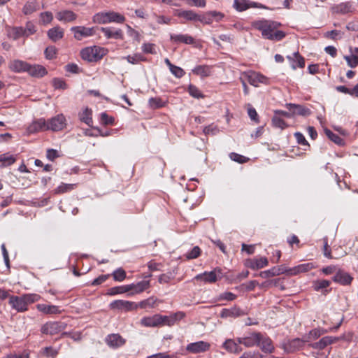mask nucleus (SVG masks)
I'll return each instance as SVG.
<instances>
[{
  "instance_id": "nucleus-40",
  "label": "nucleus",
  "mask_w": 358,
  "mask_h": 358,
  "mask_svg": "<svg viewBox=\"0 0 358 358\" xmlns=\"http://www.w3.org/2000/svg\"><path fill=\"white\" fill-rule=\"evenodd\" d=\"M287 59L293 61L292 66L294 69H296L297 67L303 68L305 66L304 58L299 55V52H294L293 57L287 56Z\"/></svg>"
},
{
  "instance_id": "nucleus-22",
  "label": "nucleus",
  "mask_w": 358,
  "mask_h": 358,
  "mask_svg": "<svg viewBox=\"0 0 358 358\" xmlns=\"http://www.w3.org/2000/svg\"><path fill=\"white\" fill-rule=\"evenodd\" d=\"M338 338L334 336H324L319 341L310 343L309 344V346L312 348L317 349V350H323L327 346L334 343L336 341H338Z\"/></svg>"
},
{
  "instance_id": "nucleus-10",
  "label": "nucleus",
  "mask_w": 358,
  "mask_h": 358,
  "mask_svg": "<svg viewBox=\"0 0 358 358\" xmlns=\"http://www.w3.org/2000/svg\"><path fill=\"white\" fill-rule=\"evenodd\" d=\"M110 308L122 311H130L138 308V305L134 302L124 300H115L110 305Z\"/></svg>"
},
{
  "instance_id": "nucleus-63",
  "label": "nucleus",
  "mask_w": 358,
  "mask_h": 358,
  "mask_svg": "<svg viewBox=\"0 0 358 358\" xmlns=\"http://www.w3.org/2000/svg\"><path fill=\"white\" fill-rule=\"evenodd\" d=\"M44 54L48 59H52L56 56L57 49L55 46H48L45 50Z\"/></svg>"
},
{
  "instance_id": "nucleus-20",
  "label": "nucleus",
  "mask_w": 358,
  "mask_h": 358,
  "mask_svg": "<svg viewBox=\"0 0 358 358\" xmlns=\"http://www.w3.org/2000/svg\"><path fill=\"white\" fill-rule=\"evenodd\" d=\"M261 350L264 353L271 354L274 352L275 348L273 345L271 339L265 334L261 333V338L259 339V345Z\"/></svg>"
},
{
  "instance_id": "nucleus-38",
  "label": "nucleus",
  "mask_w": 358,
  "mask_h": 358,
  "mask_svg": "<svg viewBox=\"0 0 358 358\" xmlns=\"http://www.w3.org/2000/svg\"><path fill=\"white\" fill-rule=\"evenodd\" d=\"M39 10V4L36 0L28 1L25 3L22 8V13L24 15H31Z\"/></svg>"
},
{
  "instance_id": "nucleus-15",
  "label": "nucleus",
  "mask_w": 358,
  "mask_h": 358,
  "mask_svg": "<svg viewBox=\"0 0 358 358\" xmlns=\"http://www.w3.org/2000/svg\"><path fill=\"white\" fill-rule=\"evenodd\" d=\"M306 342H308V340L306 339V337H303L302 339L298 338H294L289 341L287 343H285L283 348L285 351L288 353L293 352L301 349Z\"/></svg>"
},
{
  "instance_id": "nucleus-23",
  "label": "nucleus",
  "mask_w": 358,
  "mask_h": 358,
  "mask_svg": "<svg viewBox=\"0 0 358 358\" xmlns=\"http://www.w3.org/2000/svg\"><path fill=\"white\" fill-rule=\"evenodd\" d=\"M175 15L187 21L197 22L199 19V15L192 10H176Z\"/></svg>"
},
{
  "instance_id": "nucleus-49",
  "label": "nucleus",
  "mask_w": 358,
  "mask_h": 358,
  "mask_svg": "<svg viewBox=\"0 0 358 358\" xmlns=\"http://www.w3.org/2000/svg\"><path fill=\"white\" fill-rule=\"evenodd\" d=\"M272 124L273 127L276 128H280L281 129H284L287 127V124L286 122L279 116L277 115H274V116L272 118Z\"/></svg>"
},
{
  "instance_id": "nucleus-31",
  "label": "nucleus",
  "mask_w": 358,
  "mask_h": 358,
  "mask_svg": "<svg viewBox=\"0 0 358 358\" xmlns=\"http://www.w3.org/2000/svg\"><path fill=\"white\" fill-rule=\"evenodd\" d=\"M28 67V63L20 59L13 60L9 64L10 69L15 73L27 72Z\"/></svg>"
},
{
  "instance_id": "nucleus-62",
  "label": "nucleus",
  "mask_w": 358,
  "mask_h": 358,
  "mask_svg": "<svg viewBox=\"0 0 358 358\" xmlns=\"http://www.w3.org/2000/svg\"><path fill=\"white\" fill-rule=\"evenodd\" d=\"M173 75H174L177 78H180L185 75V71L176 65L171 66V68L169 69Z\"/></svg>"
},
{
  "instance_id": "nucleus-56",
  "label": "nucleus",
  "mask_w": 358,
  "mask_h": 358,
  "mask_svg": "<svg viewBox=\"0 0 358 358\" xmlns=\"http://www.w3.org/2000/svg\"><path fill=\"white\" fill-rule=\"evenodd\" d=\"M127 62L132 64H136L141 61H144L145 59L143 56L141 54H135L134 55H128L125 57Z\"/></svg>"
},
{
  "instance_id": "nucleus-28",
  "label": "nucleus",
  "mask_w": 358,
  "mask_h": 358,
  "mask_svg": "<svg viewBox=\"0 0 358 358\" xmlns=\"http://www.w3.org/2000/svg\"><path fill=\"white\" fill-rule=\"evenodd\" d=\"M217 273H221L220 270H213L210 272H204L203 273L198 274L196 275L195 279L203 280L205 282H215L217 280Z\"/></svg>"
},
{
  "instance_id": "nucleus-54",
  "label": "nucleus",
  "mask_w": 358,
  "mask_h": 358,
  "mask_svg": "<svg viewBox=\"0 0 358 358\" xmlns=\"http://www.w3.org/2000/svg\"><path fill=\"white\" fill-rule=\"evenodd\" d=\"M41 21L43 24H50L53 20V15L51 12L46 11L40 14Z\"/></svg>"
},
{
  "instance_id": "nucleus-24",
  "label": "nucleus",
  "mask_w": 358,
  "mask_h": 358,
  "mask_svg": "<svg viewBox=\"0 0 358 358\" xmlns=\"http://www.w3.org/2000/svg\"><path fill=\"white\" fill-rule=\"evenodd\" d=\"M353 278L347 272L338 271L333 278L335 282L342 285H349L352 283Z\"/></svg>"
},
{
  "instance_id": "nucleus-43",
  "label": "nucleus",
  "mask_w": 358,
  "mask_h": 358,
  "mask_svg": "<svg viewBox=\"0 0 358 358\" xmlns=\"http://www.w3.org/2000/svg\"><path fill=\"white\" fill-rule=\"evenodd\" d=\"M324 133L334 143L338 145H344V141L342 138H341L338 134L334 133L329 129H324Z\"/></svg>"
},
{
  "instance_id": "nucleus-42",
  "label": "nucleus",
  "mask_w": 358,
  "mask_h": 358,
  "mask_svg": "<svg viewBox=\"0 0 358 358\" xmlns=\"http://www.w3.org/2000/svg\"><path fill=\"white\" fill-rule=\"evenodd\" d=\"M192 72L196 75H199V76L204 78V77H207V76H210V68L208 66L199 65V66H196L192 70Z\"/></svg>"
},
{
  "instance_id": "nucleus-14",
  "label": "nucleus",
  "mask_w": 358,
  "mask_h": 358,
  "mask_svg": "<svg viewBox=\"0 0 358 358\" xmlns=\"http://www.w3.org/2000/svg\"><path fill=\"white\" fill-rule=\"evenodd\" d=\"M105 342L110 348L117 349L123 346L126 340L119 334H111L106 337Z\"/></svg>"
},
{
  "instance_id": "nucleus-39",
  "label": "nucleus",
  "mask_w": 358,
  "mask_h": 358,
  "mask_svg": "<svg viewBox=\"0 0 358 358\" xmlns=\"http://www.w3.org/2000/svg\"><path fill=\"white\" fill-rule=\"evenodd\" d=\"M16 156L8 152L0 155L1 167H6L12 165L16 162Z\"/></svg>"
},
{
  "instance_id": "nucleus-61",
  "label": "nucleus",
  "mask_w": 358,
  "mask_h": 358,
  "mask_svg": "<svg viewBox=\"0 0 358 358\" xmlns=\"http://www.w3.org/2000/svg\"><path fill=\"white\" fill-rule=\"evenodd\" d=\"M237 343L232 340V339H227L225 341V342L223 343V347L229 352H231L233 351L236 350V345Z\"/></svg>"
},
{
  "instance_id": "nucleus-50",
  "label": "nucleus",
  "mask_w": 358,
  "mask_h": 358,
  "mask_svg": "<svg viewBox=\"0 0 358 358\" xmlns=\"http://www.w3.org/2000/svg\"><path fill=\"white\" fill-rule=\"evenodd\" d=\"M188 92L189 94L194 98L200 99L203 98L204 95L202 92L199 90L198 87L193 85H189L188 87Z\"/></svg>"
},
{
  "instance_id": "nucleus-19",
  "label": "nucleus",
  "mask_w": 358,
  "mask_h": 358,
  "mask_svg": "<svg viewBox=\"0 0 358 358\" xmlns=\"http://www.w3.org/2000/svg\"><path fill=\"white\" fill-rule=\"evenodd\" d=\"M46 121L43 118L36 120L30 124L27 128V133L28 134L37 133L40 131L46 129Z\"/></svg>"
},
{
  "instance_id": "nucleus-17",
  "label": "nucleus",
  "mask_w": 358,
  "mask_h": 358,
  "mask_svg": "<svg viewBox=\"0 0 358 358\" xmlns=\"http://www.w3.org/2000/svg\"><path fill=\"white\" fill-rule=\"evenodd\" d=\"M268 264V261L266 257H259L254 259H248L245 261V266L252 269L258 270L266 266Z\"/></svg>"
},
{
  "instance_id": "nucleus-5",
  "label": "nucleus",
  "mask_w": 358,
  "mask_h": 358,
  "mask_svg": "<svg viewBox=\"0 0 358 358\" xmlns=\"http://www.w3.org/2000/svg\"><path fill=\"white\" fill-rule=\"evenodd\" d=\"M355 8L351 1L341 2L330 7V11L334 15H348L354 13Z\"/></svg>"
},
{
  "instance_id": "nucleus-41",
  "label": "nucleus",
  "mask_w": 358,
  "mask_h": 358,
  "mask_svg": "<svg viewBox=\"0 0 358 358\" xmlns=\"http://www.w3.org/2000/svg\"><path fill=\"white\" fill-rule=\"evenodd\" d=\"M80 120L88 126H92L93 122L92 117V110L88 108H85L79 115Z\"/></svg>"
},
{
  "instance_id": "nucleus-8",
  "label": "nucleus",
  "mask_w": 358,
  "mask_h": 358,
  "mask_svg": "<svg viewBox=\"0 0 358 358\" xmlns=\"http://www.w3.org/2000/svg\"><path fill=\"white\" fill-rule=\"evenodd\" d=\"M233 8L238 12L245 11L250 8H267L265 6L261 3L251 1L250 0H234Z\"/></svg>"
},
{
  "instance_id": "nucleus-60",
  "label": "nucleus",
  "mask_w": 358,
  "mask_h": 358,
  "mask_svg": "<svg viewBox=\"0 0 358 358\" xmlns=\"http://www.w3.org/2000/svg\"><path fill=\"white\" fill-rule=\"evenodd\" d=\"M142 50L145 53H150L155 55L157 53L155 50V45L150 43H145L142 45Z\"/></svg>"
},
{
  "instance_id": "nucleus-25",
  "label": "nucleus",
  "mask_w": 358,
  "mask_h": 358,
  "mask_svg": "<svg viewBox=\"0 0 358 358\" xmlns=\"http://www.w3.org/2000/svg\"><path fill=\"white\" fill-rule=\"evenodd\" d=\"M170 39L174 43L193 44L194 38L188 34H170Z\"/></svg>"
},
{
  "instance_id": "nucleus-57",
  "label": "nucleus",
  "mask_w": 358,
  "mask_h": 358,
  "mask_svg": "<svg viewBox=\"0 0 358 358\" xmlns=\"http://www.w3.org/2000/svg\"><path fill=\"white\" fill-rule=\"evenodd\" d=\"M229 157L231 160L240 164L245 163L249 160L248 157L236 152H231Z\"/></svg>"
},
{
  "instance_id": "nucleus-11",
  "label": "nucleus",
  "mask_w": 358,
  "mask_h": 358,
  "mask_svg": "<svg viewBox=\"0 0 358 358\" xmlns=\"http://www.w3.org/2000/svg\"><path fill=\"white\" fill-rule=\"evenodd\" d=\"M281 274H287L289 275V268L285 265L273 266L271 268L259 273V275L262 278H268L270 277L277 276Z\"/></svg>"
},
{
  "instance_id": "nucleus-37",
  "label": "nucleus",
  "mask_w": 358,
  "mask_h": 358,
  "mask_svg": "<svg viewBox=\"0 0 358 358\" xmlns=\"http://www.w3.org/2000/svg\"><path fill=\"white\" fill-rule=\"evenodd\" d=\"M30 76L34 77H43L47 73L46 69L41 65H30L27 71Z\"/></svg>"
},
{
  "instance_id": "nucleus-44",
  "label": "nucleus",
  "mask_w": 358,
  "mask_h": 358,
  "mask_svg": "<svg viewBox=\"0 0 358 358\" xmlns=\"http://www.w3.org/2000/svg\"><path fill=\"white\" fill-rule=\"evenodd\" d=\"M24 28L22 27H15L10 29L8 33V35L10 38H13L14 40H17L21 37H25Z\"/></svg>"
},
{
  "instance_id": "nucleus-45",
  "label": "nucleus",
  "mask_w": 358,
  "mask_h": 358,
  "mask_svg": "<svg viewBox=\"0 0 358 358\" xmlns=\"http://www.w3.org/2000/svg\"><path fill=\"white\" fill-rule=\"evenodd\" d=\"M58 354V351L54 349L52 347H45L41 349L39 351V355L45 357H55Z\"/></svg>"
},
{
  "instance_id": "nucleus-1",
  "label": "nucleus",
  "mask_w": 358,
  "mask_h": 358,
  "mask_svg": "<svg viewBox=\"0 0 358 358\" xmlns=\"http://www.w3.org/2000/svg\"><path fill=\"white\" fill-rule=\"evenodd\" d=\"M281 25V23L277 21L265 19L252 23V27L261 32L264 38L273 41H280L286 36L284 31L278 30Z\"/></svg>"
},
{
  "instance_id": "nucleus-29",
  "label": "nucleus",
  "mask_w": 358,
  "mask_h": 358,
  "mask_svg": "<svg viewBox=\"0 0 358 358\" xmlns=\"http://www.w3.org/2000/svg\"><path fill=\"white\" fill-rule=\"evenodd\" d=\"M330 285L331 282L328 280H316L313 282L312 287L315 291L326 294L330 292L327 289Z\"/></svg>"
},
{
  "instance_id": "nucleus-3",
  "label": "nucleus",
  "mask_w": 358,
  "mask_h": 358,
  "mask_svg": "<svg viewBox=\"0 0 358 358\" xmlns=\"http://www.w3.org/2000/svg\"><path fill=\"white\" fill-rule=\"evenodd\" d=\"M242 75L251 85L255 87H258L260 83L265 85L269 84V79L260 73L248 71L242 72Z\"/></svg>"
},
{
  "instance_id": "nucleus-16",
  "label": "nucleus",
  "mask_w": 358,
  "mask_h": 358,
  "mask_svg": "<svg viewBox=\"0 0 358 358\" xmlns=\"http://www.w3.org/2000/svg\"><path fill=\"white\" fill-rule=\"evenodd\" d=\"M150 286V280H144L137 283H131L127 285L128 289L129 288V295H134L139 294L148 289Z\"/></svg>"
},
{
  "instance_id": "nucleus-35",
  "label": "nucleus",
  "mask_w": 358,
  "mask_h": 358,
  "mask_svg": "<svg viewBox=\"0 0 358 358\" xmlns=\"http://www.w3.org/2000/svg\"><path fill=\"white\" fill-rule=\"evenodd\" d=\"M36 308L38 311L47 315L61 313L59 308L55 305L37 304Z\"/></svg>"
},
{
  "instance_id": "nucleus-12",
  "label": "nucleus",
  "mask_w": 358,
  "mask_h": 358,
  "mask_svg": "<svg viewBox=\"0 0 358 358\" xmlns=\"http://www.w3.org/2000/svg\"><path fill=\"white\" fill-rule=\"evenodd\" d=\"M210 344L208 342L200 341L191 343L186 346V350L192 354H198L205 352L209 350Z\"/></svg>"
},
{
  "instance_id": "nucleus-32",
  "label": "nucleus",
  "mask_w": 358,
  "mask_h": 358,
  "mask_svg": "<svg viewBox=\"0 0 358 358\" xmlns=\"http://www.w3.org/2000/svg\"><path fill=\"white\" fill-rule=\"evenodd\" d=\"M244 314L243 311L241 310L237 306H234L230 308H223L220 313V317L222 318H227V317H238Z\"/></svg>"
},
{
  "instance_id": "nucleus-30",
  "label": "nucleus",
  "mask_w": 358,
  "mask_h": 358,
  "mask_svg": "<svg viewBox=\"0 0 358 358\" xmlns=\"http://www.w3.org/2000/svg\"><path fill=\"white\" fill-rule=\"evenodd\" d=\"M315 268L311 262L304 263L292 268H289V275H296L301 273H305Z\"/></svg>"
},
{
  "instance_id": "nucleus-52",
  "label": "nucleus",
  "mask_w": 358,
  "mask_h": 358,
  "mask_svg": "<svg viewBox=\"0 0 358 358\" xmlns=\"http://www.w3.org/2000/svg\"><path fill=\"white\" fill-rule=\"evenodd\" d=\"M113 277L115 281L122 282L126 278V273L122 268H119L113 271Z\"/></svg>"
},
{
  "instance_id": "nucleus-36",
  "label": "nucleus",
  "mask_w": 358,
  "mask_h": 358,
  "mask_svg": "<svg viewBox=\"0 0 358 358\" xmlns=\"http://www.w3.org/2000/svg\"><path fill=\"white\" fill-rule=\"evenodd\" d=\"M159 320H161L159 315H155L152 317H144L141 320V324L144 327H155L160 326Z\"/></svg>"
},
{
  "instance_id": "nucleus-27",
  "label": "nucleus",
  "mask_w": 358,
  "mask_h": 358,
  "mask_svg": "<svg viewBox=\"0 0 358 358\" xmlns=\"http://www.w3.org/2000/svg\"><path fill=\"white\" fill-rule=\"evenodd\" d=\"M245 342L244 345L246 348H251L253 346L259 345V339L261 338V333L253 331L249 333L248 336H244Z\"/></svg>"
},
{
  "instance_id": "nucleus-55",
  "label": "nucleus",
  "mask_w": 358,
  "mask_h": 358,
  "mask_svg": "<svg viewBox=\"0 0 358 358\" xmlns=\"http://www.w3.org/2000/svg\"><path fill=\"white\" fill-rule=\"evenodd\" d=\"M101 122L103 125H113L115 124V119L109 116L106 113H101Z\"/></svg>"
},
{
  "instance_id": "nucleus-53",
  "label": "nucleus",
  "mask_w": 358,
  "mask_h": 358,
  "mask_svg": "<svg viewBox=\"0 0 358 358\" xmlns=\"http://www.w3.org/2000/svg\"><path fill=\"white\" fill-rule=\"evenodd\" d=\"M27 306L39 300L40 296L36 294H25L22 295Z\"/></svg>"
},
{
  "instance_id": "nucleus-13",
  "label": "nucleus",
  "mask_w": 358,
  "mask_h": 358,
  "mask_svg": "<svg viewBox=\"0 0 358 358\" xmlns=\"http://www.w3.org/2000/svg\"><path fill=\"white\" fill-rule=\"evenodd\" d=\"M285 106L293 115L308 117L312 114L310 109L303 105L289 103Z\"/></svg>"
},
{
  "instance_id": "nucleus-58",
  "label": "nucleus",
  "mask_w": 358,
  "mask_h": 358,
  "mask_svg": "<svg viewBox=\"0 0 358 358\" xmlns=\"http://www.w3.org/2000/svg\"><path fill=\"white\" fill-rule=\"evenodd\" d=\"M343 36V34L338 30H331L329 31H327L325 34V36L327 38H330L332 40H338L342 38Z\"/></svg>"
},
{
  "instance_id": "nucleus-6",
  "label": "nucleus",
  "mask_w": 358,
  "mask_h": 358,
  "mask_svg": "<svg viewBox=\"0 0 358 358\" xmlns=\"http://www.w3.org/2000/svg\"><path fill=\"white\" fill-rule=\"evenodd\" d=\"M71 31L73 32L75 39L81 41L85 38L92 36L95 34L94 27H87L85 26H76L71 28Z\"/></svg>"
},
{
  "instance_id": "nucleus-9",
  "label": "nucleus",
  "mask_w": 358,
  "mask_h": 358,
  "mask_svg": "<svg viewBox=\"0 0 358 358\" xmlns=\"http://www.w3.org/2000/svg\"><path fill=\"white\" fill-rule=\"evenodd\" d=\"M66 324L62 322H49L41 327V332L45 334L54 335L64 330Z\"/></svg>"
},
{
  "instance_id": "nucleus-21",
  "label": "nucleus",
  "mask_w": 358,
  "mask_h": 358,
  "mask_svg": "<svg viewBox=\"0 0 358 358\" xmlns=\"http://www.w3.org/2000/svg\"><path fill=\"white\" fill-rule=\"evenodd\" d=\"M100 30L103 33L106 38L122 39L123 32L120 29H115L111 27H101Z\"/></svg>"
},
{
  "instance_id": "nucleus-51",
  "label": "nucleus",
  "mask_w": 358,
  "mask_h": 358,
  "mask_svg": "<svg viewBox=\"0 0 358 358\" xmlns=\"http://www.w3.org/2000/svg\"><path fill=\"white\" fill-rule=\"evenodd\" d=\"M237 296L235 294L230 292H225L219 294L217 301L226 300L228 301H232L235 300Z\"/></svg>"
},
{
  "instance_id": "nucleus-2",
  "label": "nucleus",
  "mask_w": 358,
  "mask_h": 358,
  "mask_svg": "<svg viewBox=\"0 0 358 358\" xmlns=\"http://www.w3.org/2000/svg\"><path fill=\"white\" fill-rule=\"evenodd\" d=\"M93 22L98 24H108L111 22L123 23L125 21V17L114 11L99 12L93 16Z\"/></svg>"
},
{
  "instance_id": "nucleus-18",
  "label": "nucleus",
  "mask_w": 358,
  "mask_h": 358,
  "mask_svg": "<svg viewBox=\"0 0 358 358\" xmlns=\"http://www.w3.org/2000/svg\"><path fill=\"white\" fill-rule=\"evenodd\" d=\"M9 304L17 312L22 313L27 310V306L22 296H11L9 298Z\"/></svg>"
},
{
  "instance_id": "nucleus-59",
  "label": "nucleus",
  "mask_w": 358,
  "mask_h": 358,
  "mask_svg": "<svg viewBox=\"0 0 358 358\" xmlns=\"http://www.w3.org/2000/svg\"><path fill=\"white\" fill-rule=\"evenodd\" d=\"M201 254V249L198 246L194 247L190 251L186 254L187 259H193L197 258Z\"/></svg>"
},
{
  "instance_id": "nucleus-33",
  "label": "nucleus",
  "mask_w": 358,
  "mask_h": 358,
  "mask_svg": "<svg viewBox=\"0 0 358 358\" xmlns=\"http://www.w3.org/2000/svg\"><path fill=\"white\" fill-rule=\"evenodd\" d=\"M47 35L49 39L52 42H57L63 38L64 36V31L59 26H56L50 29L47 32Z\"/></svg>"
},
{
  "instance_id": "nucleus-64",
  "label": "nucleus",
  "mask_w": 358,
  "mask_h": 358,
  "mask_svg": "<svg viewBox=\"0 0 358 358\" xmlns=\"http://www.w3.org/2000/svg\"><path fill=\"white\" fill-rule=\"evenodd\" d=\"M240 358H263V355L259 351H248L244 352Z\"/></svg>"
},
{
  "instance_id": "nucleus-48",
  "label": "nucleus",
  "mask_w": 358,
  "mask_h": 358,
  "mask_svg": "<svg viewBox=\"0 0 358 358\" xmlns=\"http://www.w3.org/2000/svg\"><path fill=\"white\" fill-rule=\"evenodd\" d=\"M75 184H66V183H62L59 186H58L55 189V193L56 194H62L64 192H70L73 190L75 187Z\"/></svg>"
},
{
  "instance_id": "nucleus-34",
  "label": "nucleus",
  "mask_w": 358,
  "mask_h": 358,
  "mask_svg": "<svg viewBox=\"0 0 358 358\" xmlns=\"http://www.w3.org/2000/svg\"><path fill=\"white\" fill-rule=\"evenodd\" d=\"M351 54L350 55H345L344 59L346 61L348 65L351 68H355L358 65V48H350Z\"/></svg>"
},
{
  "instance_id": "nucleus-7",
  "label": "nucleus",
  "mask_w": 358,
  "mask_h": 358,
  "mask_svg": "<svg viewBox=\"0 0 358 358\" xmlns=\"http://www.w3.org/2000/svg\"><path fill=\"white\" fill-rule=\"evenodd\" d=\"M100 50L101 49L96 46L85 48L80 51L81 58L90 62L97 61L102 57L99 55Z\"/></svg>"
},
{
  "instance_id": "nucleus-47",
  "label": "nucleus",
  "mask_w": 358,
  "mask_h": 358,
  "mask_svg": "<svg viewBox=\"0 0 358 358\" xmlns=\"http://www.w3.org/2000/svg\"><path fill=\"white\" fill-rule=\"evenodd\" d=\"M157 299L153 296L150 297L145 300L141 301L137 305L138 307L141 308H153Z\"/></svg>"
},
{
  "instance_id": "nucleus-26",
  "label": "nucleus",
  "mask_w": 358,
  "mask_h": 358,
  "mask_svg": "<svg viewBox=\"0 0 358 358\" xmlns=\"http://www.w3.org/2000/svg\"><path fill=\"white\" fill-rule=\"evenodd\" d=\"M56 18L63 22H71L76 20L77 15L71 10H63L56 13Z\"/></svg>"
},
{
  "instance_id": "nucleus-46",
  "label": "nucleus",
  "mask_w": 358,
  "mask_h": 358,
  "mask_svg": "<svg viewBox=\"0 0 358 358\" xmlns=\"http://www.w3.org/2000/svg\"><path fill=\"white\" fill-rule=\"evenodd\" d=\"M129 292V288L128 289L127 285L113 287L109 289L108 294L109 295H116L119 294H124Z\"/></svg>"
},
{
  "instance_id": "nucleus-4",
  "label": "nucleus",
  "mask_w": 358,
  "mask_h": 358,
  "mask_svg": "<svg viewBox=\"0 0 358 358\" xmlns=\"http://www.w3.org/2000/svg\"><path fill=\"white\" fill-rule=\"evenodd\" d=\"M47 126L46 129L47 130H52L53 131H61L66 125V120L65 116L63 114H59L50 119H49L46 122Z\"/></svg>"
}]
</instances>
